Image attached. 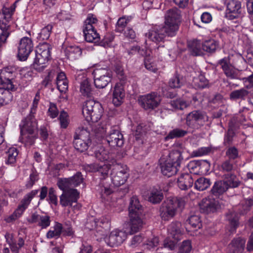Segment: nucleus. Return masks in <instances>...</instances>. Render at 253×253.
I'll use <instances>...</instances> for the list:
<instances>
[{
	"label": "nucleus",
	"mask_w": 253,
	"mask_h": 253,
	"mask_svg": "<svg viewBox=\"0 0 253 253\" xmlns=\"http://www.w3.org/2000/svg\"><path fill=\"white\" fill-rule=\"evenodd\" d=\"M35 114L30 112L19 125L21 139L27 146L32 145L36 138L38 125Z\"/></svg>",
	"instance_id": "nucleus-1"
},
{
	"label": "nucleus",
	"mask_w": 253,
	"mask_h": 253,
	"mask_svg": "<svg viewBox=\"0 0 253 253\" xmlns=\"http://www.w3.org/2000/svg\"><path fill=\"white\" fill-rule=\"evenodd\" d=\"M184 207V202L177 198H168L160 208V215L164 220L168 221L174 217Z\"/></svg>",
	"instance_id": "nucleus-2"
},
{
	"label": "nucleus",
	"mask_w": 253,
	"mask_h": 253,
	"mask_svg": "<svg viewBox=\"0 0 253 253\" xmlns=\"http://www.w3.org/2000/svg\"><path fill=\"white\" fill-rule=\"evenodd\" d=\"M181 153L178 150H173L169 154V159L161 163V169L162 174L168 177L175 175L183 160Z\"/></svg>",
	"instance_id": "nucleus-3"
},
{
	"label": "nucleus",
	"mask_w": 253,
	"mask_h": 253,
	"mask_svg": "<svg viewBox=\"0 0 253 253\" xmlns=\"http://www.w3.org/2000/svg\"><path fill=\"white\" fill-rule=\"evenodd\" d=\"M185 124L189 127L194 129H199L205 125H210L211 123L206 112L202 110H194L186 115Z\"/></svg>",
	"instance_id": "nucleus-4"
},
{
	"label": "nucleus",
	"mask_w": 253,
	"mask_h": 253,
	"mask_svg": "<svg viewBox=\"0 0 253 253\" xmlns=\"http://www.w3.org/2000/svg\"><path fill=\"white\" fill-rule=\"evenodd\" d=\"M50 44L47 42L40 43L37 47L36 57L33 63L35 70L41 72L47 66L46 64L51 58Z\"/></svg>",
	"instance_id": "nucleus-5"
},
{
	"label": "nucleus",
	"mask_w": 253,
	"mask_h": 253,
	"mask_svg": "<svg viewBox=\"0 0 253 253\" xmlns=\"http://www.w3.org/2000/svg\"><path fill=\"white\" fill-rule=\"evenodd\" d=\"M83 114L87 122L95 123L102 117L103 109L101 104L93 100H86L83 105Z\"/></svg>",
	"instance_id": "nucleus-6"
},
{
	"label": "nucleus",
	"mask_w": 253,
	"mask_h": 253,
	"mask_svg": "<svg viewBox=\"0 0 253 253\" xmlns=\"http://www.w3.org/2000/svg\"><path fill=\"white\" fill-rule=\"evenodd\" d=\"M180 11L176 8L167 11L165 14L164 30L166 35L173 37L175 35L178 29V24L180 21Z\"/></svg>",
	"instance_id": "nucleus-7"
},
{
	"label": "nucleus",
	"mask_w": 253,
	"mask_h": 253,
	"mask_svg": "<svg viewBox=\"0 0 253 253\" xmlns=\"http://www.w3.org/2000/svg\"><path fill=\"white\" fill-rule=\"evenodd\" d=\"M73 144L75 148L80 152L85 151L91 144L90 133L84 127H79L74 135Z\"/></svg>",
	"instance_id": "nucleus-8"
},
{
	"label": "nucleus",
	"mask_w": 253,
	"mask_h": 253,
	"mask_svg": "<svg viewBox=\"0 0 253 253\" xmlns=\"http://www.w3.org/2000/svg\"><path fill=\"white\" fill-rule=\"evenodd\" d=\"M110 177L112 183L115 186L124 184L129 177L128 169L126 165L117 164L112 165Z\"/></svg>",
	"instance_id": "nucleus-9"
},
{
	"label": "nucleus",
	"mask_w": 253,
	"mask_h": 253,
	"mask_svg": "<svg viewBox=\"0 0 253 253\" xmlns=\"http://www.w3.org/2000/svg\"><path fill=\"white\" fill-rule=\"evenodd\" d=\"M97 19L93 15H89L84 22L83 32L84 39L88 42H96L100 37L95 29L94 25L97 22Z\"/></svg>",
	"instance_id": "nucleus-10"
},
{
	"label": "nucleus",
	"mask_w": 253,
	"mask_h": 253,
	"mask_svg": "<svg viewBox=\"0 0 253 253\" xmlns=\"http://www.w3.org/2000/svg\"><path fill=\"white\" fill-rule=\"evenodd\" d=\"M93 75L94 85L97 88H103L111 81V73L106 68L95 69Z\"/></svg>",
	"instance_id": "nucleus-11"
},
{
	"label": "nucleus",
	"mask_w": 253,
	"mask_h": 253,
	"mask_svg": "<svg viewBox=\"0 0 253 253\" xmlns=\"http://www.w3.org/2000/svg\"><path fill=\"white\" fill-rule=\"evenodd\" d=\"M161 101V96L155 92L142 95L138 99L140 105L145 110L155 109L159 106Z\"/></svg>",
	"instance_id": "nucleus-12"
},
{
	"label": "nucleus",
	"mask_w": 253,
	"mask_h": 253,
	"mask_svg": "<svg viewBox=\"0 0 253 253\" xmlns=\"http://www.w3.org/2000/svg\"><path fill=\"white\" fill-rule=\"evenodd\" d=\"M38 190H34L26 194L21 200L16 210L7 219L8 222L15 220L21 216L24 211L28 208L32 199L38 194Z\"/></svg>",
	"instance_id": "nucleus-13"
},
{
	"label": "nucleus",
	"mask_w": 253,
	"mask_h": 253,
	"mask_svg": "<svg viewBox=\"0 0 253 253\" xmlns=\"http://www.w3.org/2000/svg\"><path fill=\"white\" fill-rule=\"evenodd\" d=\"M63 193L60 196V204L62 207H72L76 203L80 197V193L76 189L68 188L62 190Z\"/></svg>",
	"instance_id": "nucleus-14"
},
{
	"label": "nucleus",
	"mask_w": 253,
	"mask_h": 253,
	"mask_svg": "<svg viewBox=\"0 0 253 253\" xmlns=\"http://www.w3.org/2000/svg\"><path fill=\"white\" fill-rule=\"evenodd\" d=\"M226 17L233 20L240 17L242 15V4L239 0H226Z\"/></svg>",
	"instance_id": "nucleus-15"
},
{
	"label": "nucleus",
	"mask_w": 253,
	"mask_h": 253,
	"mask_svg": "<svg viewBox=\"0 0 253 253\" xmlns=\"http://www.w3.org/2000/svg\"><path fill=\"white\" fill-rule=\"evenodd\" d=\"M84 181L83 176L81 172H77L73 176L69 178H60L57 185L60 190L75 187Z\"/></svg>",
	"instance_id": "nucleus-16"
},
{
	"label": "nucleus",
	"mask_w": 253,
	"mask_h": 253,
	"mask_svg": "<svg viewBox=\"0 0 253 253\" xmlns=\"http://www.w3.org/2000/svg\"><path fill=\"white\" fill-rule=\"evenodd\" d=\"M33 49V43L31 38L23 37L20 41L18 48V57L21 61L27 59Z\"/></svg>",
	"instance_id": "nucleus-17"
},
{
	"label": "nucleus",
	"mask_w": 253,
	"mask_h": 253,
	"mask_svg": "<svg viewBox=\"0 0 253 253\" xmlns=\"http://www.w3.org/2000/svg\"><path fill=\"white\" fill-rule=\"evenodd\" d=\"M218 63L221 66L223 73L227 78L231 79H239L238 70L234 65L231 64L229 58L224 57L219 60Z\"/></svg>",
	"instance_id": "nucleus-18"
},
{
	"label": "nucleus",
	"mask_w": 253,
	"mask_h": 253,
	"mask_svg": "<svg viewBox=\"0 0 253 253\" xmlns=\"http://www.w3.org/2000/svg\"><path fill=\"white\" fill-rule=\"evenodd\" d=\"M16 73V69L12 66H7L0 70V86L14 84Z\"/></svg>",
	"instance_id": "nucleus-19"
},
{
	"label": "nucleus",
	"mask_w": 253,
	"mask_h": 253,
	"mask_svg": "<svg viewBox=\"0 0 253 253\" xmlns=\"http://www.w3.org/2000/svg\"><path fill=\"white\" fill-rule=\"evenodd\" d=\"M126 238V233L125 231L116 229L110 233L106 238L105 242L108 246L114 247L121 245Z\"/></svg>",
	"instance_id": "nucleus-20"
},
{
	"label": "nucleus",
	"mask_w": 253,
	"mask_h": 253,
	"mask_svg": "<svg viewBox=\"0 0 253 253\" xmlns=\"http://www.w3.org/2000/svg\"><path fill=\"white\" fill-rule=\"evenodd\" d=\"M105 140L112 147H122L124 143L123 134L119 130L114 128L108 133Z\"/></svg>",
	"instance_id": "nucleus-21"
},
{
	"label": "nucleus",
	"mask_w": 253,
	"mask_h": 253,
	"mask_svg": "<svg viewBox=\"0 0 253 253\" xmlns=\"http://www.w3.org/2000/svg\"><path fill=\"white\" fill-rule=\"evenodd\" d=\"M17 87L14 84L0 86V106L9 104L12 100L13 95L11 91H15Z\"/></svg>",
	"instance_id": "nucleus-22"
},
{
	"label": "nucleus",
	"mask_w": 253,
	"mask_h": 253,
	"mask_svg": "<svg viewBox=\"0 0 253 253\" xmlns=\"http://www.w3.org/2000/svg\"><path fill=\"white\" fill-rule=\"evenodd\" d=\"M199 206L201 211L206 213L214 212L220 208L217 200L210 198L203 199Z\"/></svg>",
	"instance_id": "nucleus-23"
},
{
	"label": "nucleus",
	"mask_w": 253,
	"mask_h": 253,
	"mask_svg": "<svg viewBox=\"0 0 253 253\" xmlns=\"http://www.w3.org/2000/svg\"><path fill=\"white\" fill-rule=\"evenodd\" d=\"M50 216L47 215H40L34 213L28 219V222L30 223H37V225L42 229L46 228L50 224Z\"/></svg>",
	"instance_id": "nucleus-24"
},
{
	"label": "nucleus",
	"mask_w": 253,
	"mask_h": 253,
	"mask_svg": "<svg viewBox=\"0 0 253 253\" xmlns=\"http://www.w3.org/2000/svg\"><path fill=\"white\" fill-rule=\"evenodd\" d=\"M184 228L181 222L177 221L172 222L168 227L169 235L172 239L180 240V237L184 233Z\"/></svg>",
	"instance_id": "nucleus-25"
},
{
	"label": "nucleus",
	"mask_w": 253,
	"mask_h": 253,
	"mask_svg": "<svg viewBox=\"0 0 253 253\" xmlns=\"http://www.w3.org/2000/svg\"><path fill=\"white\" fill-rule=\"evenodd\" d=\"M129 221L128 223L129 228L128 232L132 234L139 231L144 224L140 215H129Z\"/></svg>",
	"instance_id": "nucleus-26"
},
{
	"label": "nucleus",
	"mask_w": 253,
	"mask_h": 253,
	"mask_svg": "<svg viewBox=\"0 0 253 253\" xmlns=\"http://www.w3.org/2000/svg\"><path fill=\"white\" fill-rule=\"evenodd\" d=\"M95 158L101 162H107L109 166L116 163V160L114 159V156L110 154L107 150L103 147H100L94 152Z\"/></svg>",
	"instance_id": "nucleus-27"
},
{
	"label": "nucleus",
	"mask_w": 253,
	"mask_h": 253,
	"mask_svg": "<svg viewBox=\"0 0 253 253\" xmlns=\"http://www.w3.org/2000/svg\"><path fill=\"white\" fill-rule=\"evenodd\" d=\"M125 92L123 84L117 83L114 88L112 102L116 106H120L123 102Z\"/></svg>",
	"instance_id": "nucleus-28"
},
{
	"label": "nucleus",
	"mask_w": 253,
	"mask_h": 253,
	"mask_svg": "<svg viewBox=\"0 0 253 253\" xmlns=\"http://www.w3.org/2000/svg\"><path fill=\"white\" fill-rule=\"evenodd\" d=\"M246 240L241 237L234 238L229 245V253H242L245 248Z\"/></svg>",
	"instance_id": "nucleus-29"
},
{
	"label": "nucleus",
	"mask_w": 253,
	"mask_h": 253,
	"mask_svg": "<svg viewBox=\"0 0 253 253\" xmlns=\"http://www.w3.org/2000/svg\"><path fill=\"white\" fill-rule=\"evenodd\" d=\"M239 214L234 211H229L225 214L226 220L230 226V231L235 232L239 225Z\"/></svg>",
	"instance_id": "nucleus-30"
},
{
	"label": "nucleus",
	"mask_w": 253,
	"mask_h": 253,
	"mask_svg": "<svg viewBox=\"0 0 253 253\" xmlns=\"http://www.w3.org/2000/svg\"><path fill=\"white\" fill-rule=\"evenodd\" d=\"M97 222L99 229H97L96 237L101 239L106 235V231L109 228L110 221L109 217H102L99 219H97Z\"/></svg>",
	"instance_id": "nucleus-31"
},
{
	"label": "nucleus",
	"mask_w": 253,
	"mask_h": 253,
	"mask_svg": "<svg viewBox=\"0 0 253 253\" xmlns=\"http://www.w3.org/2000/svg\"><path fill=\"white\" fill-rule=\"evenodd\" d=\"M194 180L191 174L188 173L182 174L177 179L179 188L183 190H186L191 187Z\"/></svg>",
	"instance_id": "nucleus-32"
},
{
	"label": "nucleus",
	"mask_w": 253,
	"mask_h": 253,
	"mask_svg": "<svg viewBox=\"0 0 253 253\" xmlns=\"http://www.w3.org/2000/svg\"><path fill=\"white\" fill-rule=\"evenodd\" d=\"M164 29V26L160 29L154 28L146 34V36L154 42H160L164 39L165 33L166 34V31Z\"/></svg>",
	"instance_id": "nucleus-33"
},
{
	"label": "nucleus",
	"mask_w": 253,
	"mask_h": 253,
	"mask_svg": "<svg viewBox=\"0 0 253 253\" xmlns=\"http://www.w3.org/2000/svg\"><path fill=\"white\" fill-rule=\"evenodd\" d=\"M128 211L129 215H141L142 214L143 208L136 196H133L130 199Z\"/></svg>",
	"instance_id": "nucleus-34"
},
{
	"label": "nucleus",
	"mask_w": 253,
	"mask_h": 253,
	"mask_svg": "<svg viewBox=\"0 0 253 253\" xmlns=\"http://www.w3.org/2000/svg\"><path fill=\"white\" fill-rule=\"evenodd\" d=\"M76 80L81 82L80 91L84 96H89L91 94V88L88 80L83 74H79L76 77Z\"/></svg>",
	"instance_id": "nucleus-35"
},
{
	"label": "nucleus",
	"mask_w": 253,
	"mask_h": 253,
	"mask_svg": "<svg viewBox=\"0 0 253 253\" xmlns=\"http://www.w3.org/2000/svg\"><path fill=\"white\" fill-rule=\"evenodd\" d=\"M65 53L69 60H75L81 56L82 49L78 46H70L66 48Z\"/></svg>",
	"instance_id": "nucleus-36"
},
{
	"label": "nucleus",
	"mask_w": 253,
	"mask_h": 253,
	"mask_svg": "<svg viewBox=\"0 0 253 253\" xmlns=\"http://www.w3.org/2000/svg\"><path fill=\"white\" fill-rule=\"evenodd\" d=\"M188 48L190 53L194 56L203 54L202 44L198 40H193L188 42Z\"/></svg>",
	"instance_id": "nucleus-37"
},
{
	"label": "nucleus",
	"mask_w": 253,
	"mask_h": 253,
	"mask_svg": "<svg viewBox=\"0 0 253 253\" xmlns=\"http://www.w3.org/2000/svg\"><path fill=\"white\" fill-rule=\"evenodd\" d=\"M218 47V43L213 39H210L202 43V49L210 53L215 52Z\"/></svg>",
	"instance_id": "nucleus-38"
},
{
	"label": "nucleus",
	"mask_w": 253,
	"mask_h": 253,
	"mask_svg": "<svg viewBox=\"0 0 253 253\" xmlns=\"http://www.w3.org/2000/svg\"><path fill=\"white\" fill-rule=\"evenodd\" d=\"M227 185L224 181H216L214 183L211 192L215 196L221 195L227 190Z\"/></svg>",
	"instance_id": "nucleus-39"
},
{
	"label": "nucleus",
	"mask_w": 253,
	"mask_h": 253,
	"mask_svg": "<svg viewBox=\"0 0 253 253\" xmlns=\"http://www.w3.org/2000/svg\"><path fill=\"white\" fill-rule=\"evenodd\" d=\"M164 198L162 192L157 189H153L149 193L148 200L151 203L156 204L162 201Z\"/></svg>",
	"instance_id": "nucleus-40"
},
{
	"label": "nucleus",
	"mask_w": 253,
	"mask_h": 253,
	"mask_svg": "<svg viewBox=\"0 0 253 253\" xmlns=\"http://www.w3.org/2000/svg\"><path fill=\"white\" fill-rule=\"evenodd\" d=\"M223 176L225 179L224 181L227 185V189L229 188L238 187L241 183L240 181L237 179L236 176L234 174L230 173L224 174Z\"/></svg>",
	"instance_id": "nucleus-41"
},
{
	"label": "nucleus",
	"mask_w": 253,
	"mask_h": 253,
	"mask_svg": "<svg viewBox=\"0 0 253 253\" xmlns=\"http://www.w3.org/2000/svg\"><path fill=\"white\" fill-rule=\"evenodd\" d=\"M193 83L195 87L199 89L204 88L209 85L208 80L202 74H200L197 77H194Z\"/></svg>",
	"instance_id": "nucleus-42"
},
{
	"label": "nucleus",
	"mask_w": 253,
	"mask_h": 253,
	"mask_svg": "<svg viewBox=\"0 0 253 253\" xmlns=\"http://www.w3.org/2000/svg\"><path fill=\"white\" fill-rule=\"evenodd\" d=\"M0 46L6 42L7 38L10 35V26L5 23H0Z\"/></svg>",
	"instance_id": "nucleus-43"
},
{
	"label": "nucleus",
	"mask_w": 253,
	"mask_h": 253,
	"mask_svg": "<svg viewBox=\"0 0 253 253\" xmlns=\"http://www.w3.org/2000/svg\"><path fill=\"white\" fill-rule=\"evenodd\" d=\"M53 230H49L46 233V236L48 239L53 238H58L62 234L63 226L59 222H55L53 226Z\"/></svg>",
	"instance_id": "nucleus-44"
},
{
	"label": "nucleus",
	"mask_w": 253,
	"mask_h": 253,
	"mask_svg": "<svg viewBox=\"0 0 253 253\" xmlns=\"http://www.w3.org/2000/svg\"><path fill=\"white\" fill-rule=\"evenodd\" d=\"M248 94L249 91L246 89L243 88L231 92L230 94V98L233 100H236L238 99L244 100L248 96Z\"/></svg>",
	"instance_id": "nucleus-45"
},
{
	"label": "nucleus",
	"mask_w": 253,
	"mask_h": 253,
	"mask_svg": "<svg viewBox=\"0 0 253 253\" xmlns=\"http://www.w3.org/2000/svg\"><path fill=\"white\" fill-rule=\"evenodd\" d=\"M210 179L205 177H200L195 182V187L199 191L207 189L211 185Z\"/></svg>",
	"instance_id": "nucleus-46"
},
{
	"label": "nucleus",
	"mask_w": 253,
	"mask_h": 253,
	"mask_svg": "<svg viewBox=\"0 0 253 253\" xmlns=\"http://www.w3.org/2000/svg\"><path fill=\"white\" fill-rule=\"evenodd\" d=\"M187 134V131L186 130L176 128L170 131L166 136L165 139L168 140L170 139L182 137Z\"/></svg>",
	"instance_id": "nucleus-47"
},
{
	"label": "nucleus",
	"mask_w": 253,
	"mask_h": 253,
	"mask_svg": "<svg viewBox=\"0 0 253 253\" xmlns=\"http://www.w3.org/2000/svg\"><path fill=\"white\" fill-rule=\"evenodd\" d=\"M169 104L173 108L180 110H182L189 106L188 102L181 98L172 100Z\"/></svg>",
	"instance_id": "nucleus-48"
},
{
	"label": "nucleus",
	"mask_w": 253,
	"mask_h": 253,
	"mask_svg": "<svg viewBox=\"0 0 253 253\" xmlns=\"http://www.w3.org/2000/svg\"><path fill=\"white\" fill-rule=\"evenodd\" d=\"M187 221L195 230L200 229L202 226V221L199 214L191 215Z\"/></svg>",
	"instance_id": "nucleus-49"
},
{
	"label": "nucleus",
	"mask_w": 253,
	"mask_h": 253,
	"mask_svg": "<svg viewBox=\"0 0 253 253\" xmlns=\"http://www.w3.org/2000/svg\"><path fill=\"white\" fill-rule=\"evenodd\" d=\"M184 84V80L182 76L175 75L171 78L169 83V86L172 88H179Z\"/></svg>",
	"instance_id": "nucleus-50"
},
{
	"label": "nucleus",
	"mask_w": 253,
	"mask_h": 253,
	"mask_svg": "<svg viewBox=\"0 0 253 253\" xmlns=\"http://www.w3.org/2000/svg\"><path fill=\"white\" fill-rule=\"evenodd\" d=\"M52 29V26L51 24H48L45 26L41 30V32L38 34V39L41 41L48 40L50 37Z\"/></svg>",
	"instance_id": "nucleus-51"
},
{
	"label": "nucleus",
	"mask_w": 253,
	"mask_h": 253,
	"mask_svg": "<svg viewBox=\"0 0 253 253\" xmlns=\"http://www.w3.org/2000/svg\"><path fill=\"white\" fill-rule=\"evenodd\" d=\"M171 237L169 236L166 238L163 244V247L168 250H173L177 246V243L179 240L176 239H171Z\"/></svg>",
	"instance_id": "nucleus-52"
},
{
	"label": "nucleus",
	"mask_w": 253,
	"mask_h": 253,
	"mask_svg": "<svg viewBox=\"0 0 253 253\" xmlns=\"http://www.w3.org/2000/svg\"><path fill=\"white\" fill-rule=\"evenodd\" d=\"M17 155L18 152L17 149L14 147L10 148L7 152L6 163L8 164H14L16 162Z\"/></svg>",
	"instance_id": "nucleus-53"
},
{
	"label": "nucleus",
	"mask_w": 253,
	"mask_h": 253,
	"mask_svg": "<svg viewBox=\"0 0 253 253\" xmlns=\"http://www.w3.org/2000/svg\"><path fill=\"white\" fill-rule=\"evenodd\" d=\"M129 20L128 18H126L125 17L120 18L116 25V31L119 33L122 32Z\"/></svg>",
	"instance_id": "nucleus-54"
},
{
	"label": "nucleus",
	"mask_w": 253,
	"mask_h": 253,
	"mask_svg": "<svg viewBox=\"0 0 253 253\" xmlns=\"http://www.w3.org/2000/svg\"><path fill=\"white\" fill-rule=\"evenodd\" d=\"M99 226H98L97 219L96 218H91L89 219L85 224V228L88 229L89 230H92L93 231V234L96 236V234H97V229H99Z\"/></svg>",
	"instance_id": "nucleus-55"
},
{
	"label": "nucleus",
	"mask_w": 253,
	"mask_h": 253,
	"mask_svg": "<svg viewBox=\"0 0 253 253\" xmlns=\"http://www.w3.org/2000/svg\"><path fill=\"white\" fill-rule=\"evenodd\" d=\"M143 239L144 237L141 234L134 235L131 239L129 246L132 248H135L142 242Z\"/></svg>",
	"instance_id": "nucleus-56"
},
{
	"label": "nucleus",
	"mask_w": 253,
	"mask_h": 253,
	"mask_svg": "<svg viewBox=\"0 0 253 253\" xmlns=\"http://www.w3.org/2000/svg\"><path fill=\"white\" fill-rule=\"evenodd\" d=\"M192 249L191 242L189 240H185L180 245L178 253H189Z\"/></svg>",
	"instance_id": "nucleus-57"
},
{
	"label": "nucleus",
	"mask_w": 253,
	"mask_h": 253,
	"mask_svg": "<svg viewBox=\"0 0 253 253\" xmlns=\"http://www.w3.org/2000/svg\"><path fill=\"white\" fill-rule=\"evenodd\" d=\"M59 120L61 127L63 128H67L69 125V121L68 115L65 111H62L60 112Z\"/></svg>",
	"instance_id": "nucleus-58"
},
{
	"label": "nucleus",
	"mask_w": 253,
	"mask_h": 253,
	"mask_svg": "<svg viewBox=\"0 0 253 253\" xmlns=\"http://www.w3.org/2000/svg\"><path fill=\"white\" fill-rule=\"evenodd\" d=\"M160 240L159 237H153L147 240L146 244V248L149 250H155L159 244Z\"/></svg>",
	"instance_id": "nucleus-59"
},
{
	"label": "nucleus",
	"mask_w": 253,
	"mask_h": 253,
	"mask_svg": "<svg viewBox=\"0 0 253 253\" xmlns=\"http://www.w3.org/2000/svg\"><path fill=\"white\" fill-rule=\"evenodd\" d=\"M226 156L228 157V160H234L239 157L238 151L235 147H230L226 152Z\"/></svg>",
	"instance_id": "nucleus-60"
},
{
	"label": "nucleus",
	"mask_w": 253,
	"mask_h": 253,
	"mask_svg": "<svg viewBox=\"0 0 253 253\" xmlns=\"http://www.w3.org/2000/svg\"><path fill=\"white\" fill-rule=\"evenodd\" d=\"M114 71L121 81H124L126 79V77L124 75V69L121 64H116L115 66Z\"/></svg>",
	"instance_id": "nucleus-61"
},
{
	"label": "nucleus",
	"mask_w": 253,
	"mask_h": 253,
	"mask_svg": "<svg viewBox=\"0 0 253 253\" xmlns=\"http://www.w3.org/2000/svg\"><path fill=\"white\" fill-rule=\"evenodd\" d=\"M108 165H99L98 172L101 176V179H105L108 176L109 169H111Z\"/></svg>",
	"instance_id": "nucleus-62"
},
{
	"label": "nucleus",
	"mask_w": 253,
	"mask_h": 253,
	"mask_svg": "<svg viewBox=\"0 0 253 253\" xmlns=\"http://www.w3.org/2000/svg\"><path fill=\"white\" fill-rule=\"evenodd\" d=\"M221 168L223 171L230 172L233 170L234 166L231 160H226L222 163Z\"/></svg>",
	"instance_id": "nucleus-63"
},
{
	"label": "nucleus",
	"mask_w": 253,
	"mask_h": 253,
	"mask_svg": "<svg viewBox=\"0 0 253 253\" xmlns=\"http://www.w3.org/2000/svg\"><path fill=\"white\" fill-rule=\"evenodd\" d=\"M114 39V36L112 33H107L105 35L100 44L101 46L105 47L108 46L113 41Z\"/></svg>",
	"instance_id": "nucleus-64"
}]
</instances>
